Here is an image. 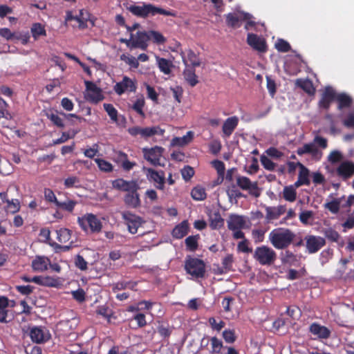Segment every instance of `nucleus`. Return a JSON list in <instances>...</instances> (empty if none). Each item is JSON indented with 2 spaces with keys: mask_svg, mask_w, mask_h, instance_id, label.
I'll list each match as a JSON object with an SVG mask.
<instances>
[{
  "mask_svg": "<svg viewBox=\"0 0 354 354\" xmlns=\"http://www.w3.org/2000/svg\"><path fill=\"white\" fill-rule=\"evenodd\" d=\"M104 110L107 112L108 115L113 121L118 120V111L111 104H104L103 105Z\"/></svg>",
  "mask_w": 354,
  "mask_h": 354,
  "instance_id": "3c124183",
  "label": "nucleus"
},
{
  "mask_svg": "<svg viewBox=\"0 0 354 354\" xmlns=\"http://www.w3.org/2000/svg\"><path fill=\"white\" fill-rule=\"evenodd\" d=\"M183 63L185 64V65L186 66V68L185 69V71L183 72L184 77L191 86H194L198 82V81L197 80V76L195 74V71L192 68H189L187 66V59H186L183 58Z\"/></svg>",
  "mask_w": 354,
  "mask_h": 354,
  "instance_id": "b1692460",
  "label": "nucleus"
},
{
  "mask_svg": "<svg viewBox=\"0 0 354 354\" xmlns=\"http://www.w3.org/2000/svg\"><path fill=\"white\" fill-rule=\"evenodd\" d=\"M31 32L35 40L37 39L39 36H45L46 34L44 27L39 23H36L32 25Z\"/></svg>",
  "mask_w": 354,
  "mask_h": 354,
  "instance_id": "c9c22d12",
  "label": "nucleus"
},
{
  "mask_svg": "<svg viewBox=\"0 0 354 354\" xmlns=\"http://www.w3.org/2000/svg\"><path fill=\"white\" fill-rule=\"evenodd\" d=\"M335 97V91L330 86L326 87L319 101V106L324 109H328Z\"/></svg>",
  "mask_w": 354,
  "mask_h": 354,
  "instance_id": "412c9836",
  "label": "nucleus"
},
{
  "mask_svg": "<svg viewBox=\"0 0 354 354\" xmlns=\"http://www.w3.org/2000/svg\"><path fill=\"white\" fill-rule=\"evenodd\" d=\"M75 266L81 270H86L87 269V262L84 257L80 254L75 257Z\"/></svg>",
  "mask_w": 354,
  "mask_h": 354,
  "instance_id": "13d9d810",
  "label": "nucleus"
},
{
  "mask_svg": "<svg viewBox=\"0 0 354 354\" xmlns=\"http://www.w3.org/2000/svg\"><path fill=\"white\" fill-rule=\"evenodd\" d=\"M210 227L212 229H218L224 224V219L221 217L219 212H214L209 216Z\"/></svg>",
  "mask_w": 354,
  "mask_h": 354,
  "instance_id": "c756f323",
  "label": "nucleus"
},
{
  "mask_svg": "<svg viewBox=\"0 0 354 354\" xmlns=\"http://www.w3.org/2000/svg\"><path fill=\"white\" fill-rule=\"evenodd\" d=\"M212 353H219L223 346L222 342L216 337L211 338Z\"/></svg>",
  "mask_w": 354,
  "mask_h": 354,
  "instance_id": "5fc2aeb1",
  "label": "nucleus"
},
{
  "mask_svg": "<svg viewBox=\"0 0 354 354\" xmlns=\"http://www.w3.org/2000/svg\"><path fill=\"white\" fill-rule=\"evenodd\" d=\"M118 158L122 162V168L126 171L131 170L136 165L135 162L128 160L127 156L124 153L120 152L118 154Z\"/></svg>",
  "mask_w": 354,
  "mask_h": 354,
  "instance_id": "4c0bfd02",
  "label": "nucleus"
},
{
  "mask_svg": "<svg viewBox=\"0 0 354 354\" xmlns=\"http://www.w3.org/2000/svg\"><path fill=\"white\" fill-rule=\"evenodd\" d=\"M120 59L134 68H137L139 66L138 59L133 56H128L123 54L120 56Z\"/></svg>",
  "mask_w": 354,
  "mask_h": 354,
  "instance_id": "de8ad7c7",
  "label": "nucleus"
},
{
  "mask_svg": "<svg viewBox=\"0 0 354 354\" xmlns=\"http://www.w3.org/2000/svg\"><path fill=\"white\" fill-rule=\"evenodd\" d=\"M310 332L319 339H328L330 336V330L326 326L317 323L310 326Z\"/></svg>",
  "mask_w": 354,
  "mask_h": 354,
  "instance_id": "aec40b11",
  "label": "nucleus"
},
{
  "mask_svg": "<svg viewBox=\"0 0 354 354\" xmlns=\"http://www.w3.org/2000/svg\"><path fill=\"white\" fill-rule=\"evenodd\" d=\"M323 232L328 239L333 242H337L340 238L339 233L332 228L325 229Z\"/></svg>",
  "mask_w": 354,
  "mask_h": 354,
  "instance_id": "37998d69",
  "label": "nucleus"
},
{
  "mask_svg": "<svg viewBox=\"0 0 354 354\" xmlns=\"http://www.w3.org/2000/svg\"><path fill=\"white\" fill-rule=\"evenodd\" d=\"M57 239L60 243H66L71 239V231L66 228L56 230Z\"/></svg>",
  "mask_w": 354,
  "mask_h": 354,
  "instance_id": "f704fd0d",
  "label": "nucleus"
},
{
  "mask_svg": "<svg viewBox=\"0 0 354 354\" xmlns=\"http://www.w3.org/2000/svg\"><path fill=\"white\" fill-rule=\"evenodd\" d=\"M122 217L125 221L129 232L136 234L142 224L141 218L129 212H122Z\"/></svg>",
  "mask_w": 354,
  "mask_h": 354,
  "instance_id": "9d476101",
  "label": "nucleus"
},
{
  "mask_svg": "<svg viewBox=\"0 0 354 354\" xmlns=\"http://www.w3.org/2000/svg\"><path fill=\"white\" fill-rule=\"evenodd\" d=\"M124 203L131 207H138L140 204V201L137 191L127 193L124 196Z\"/></svg>",
  "mask_w": 354,
  "mask_h": 354,
  "instance_id": "a878e982",
  "label": "nucleus"
},
{
  "mask_svg": "<svg viewBox=\"0 0 354 354\" xmlns=\"http://www.w3.org/2000/svg\"><path fill=\"white\" fill-rule=\"evenodd\" d=\"M181 174L183 179L187 181L194 176V169L190 166H185L184 168L181 169Z\"/></svg>",
  "mask_w": 354,
  "mask_h": 354,
  "instance_id": "052dcab7",
  "label": "nucleus"
},
{
  "mask_svg": "<svg viewBox=\"0 0 354 354\" xmlns=\"http://www.w3.org/2000/svg\"><path fill=\"white\" fill-rule=\"evenodd\" d=\"M113 89L118 95H120L126 91L135 92L136 86L131 79L124 76L121 82L114 86Z\"/></svg>",
  "mask_w": 354,
  "mask_h": 354,
  "instance_id": "ddd939ff",
  "label": "nucleus"
},
{
  "mask_svg": "<svg viewBox=\"0 0 354 354\" xmlns=\"http://www.w3.org/2000/svg\"><path fill=\"white\" fill-rule=\"evenodd\" d=\"M248 44L254 49L259 52L266 50V45L264 39L258 37L257 35L249 33L247 38Z\"/></svg>",
  "mask_w": 354,
  "mask_h": 354,
  "instance_id": "6ab92c4d",
  "label": "nucleus"
},
{
  "mask_svg": "<svg viewBox=\"0 0 354 354\" xmlns=\"http://www.w3.org/2000/svg\"><path fill=\"white\" fill-rule=\"evenodd\" d=\"M198 236H189L185 239L187 248L191 251H194L198 248Z\"/></svg>",
  "mask_w": 354,
  "mask_h": 354,
  "instance_id": "a18cd8bd",
  "label": "nucleus"
},
{
  "mask_svg": "<svg viewBox=\"0 0 354 354\" xmlns=\"http://www.w3.org/2000/svg\"><path fill=\"white\" fill-rule=\"evenodd\" d=\"M129 132L132 136L140 135L144 138H147L154 135H163L165 130L159 127H134L129 129Z\"/></svg>",
  "mask_w": 354,
  "mask_h": 354,
  "instance_id": "0eeeda50",
  "label": "nucleus"
},
{
  "mask_svg": "<svg viewBox=\"0 0 354 354\" xmlns=\"http://www.w3.org/2000/svg\"><path fill=\"white\" fill-rule=\"evenodd\" d=\"M144 170L147 171L146 175L147 178L150 180L156 183L158 185L156 187L158 189H162L163 188V185L165 183V174L163 171L158 172L155 171L151 168H144Z\"/></svg>",
  "mask_w": 354,
  "mask_h": 354,
  "instance_id": "a211bd4d",
  "label": "nucleus"
},
{
  "mask_svg": "<svg viewBox=\"0 0 354 354\" xmlns=\"http://www.w3.org/2000/svg\"><path fill=\"white\" fill-rule=\"evenodd\" d=\"M261 162L262 165L266 168V169L269 171H273L275 168V163H274L270 159H269L266 156H262L261 157Z\"/></svg>",
  "mask_w": 354,
  "mask_h": 354,
  "instance_id": "4d7b16f0",
  "label": "nucleus"
},
{
  "mask_svg": "<svg viewBox=\"0 0 354 354\" xmlns=\"http://www.w3.org/2000/svg\"><path fill=\"white\" fill-rule=\"evenodd\" d=\"M342 158V154L339 151H333L328 157V160L331 163H335L340 161Z\"/></svg>",
  "mask_w": 354,
  "mask_h": 354,
  "instance_id": "338daca9",
  "label": "nucleus"
},
{
  "mask_svg": "<svg viewBox=\"0 0 354 354\" xmlns=\"http://www.w3.org/2000/svg\"><path fill=\"white\" fill-rule=\"evenodd\" d=\"M6 203L7 211L10 212L12 214L18 212L20 209V204L18 199H6Z\"/></svg>",
  "mask_w": 354,
  "mask_h": 354,
  "instance_id": "79ce46f5",
  "label": "nucleus"
},
{
  "mask_svg": "<svg viewBox=\"0 0 354 354\" xmlns=\"http://www.w3.org/2000/svg\"><path fill=\"white\" fill-rule=\"evenodd\" d=\"M8 308V299L6 297H0V322L6 323Z\"/></svg>",
  "mask_w": 354,
  "mask_h": 354,
  "instance_id": "c85d7f7f",
  "label": "nucleus"
},
{
  "mask_svg": "<svg viewBox=\"0 0 354 354\" xmlns=\"http://www.w3.org/2000/svg\"><path fill=\"white\" fill-rule=\"evenodd\" d=\"M223 337L227 343H233L236 339L234 332L231 330H225L223 332Z\"/></svg>",
  "mask_w": 354,
  "mask_h": 354,
  "instance_id": "774afa93",
  "label": "nucleus"
},
{
  "mask_svg": "<svg viewBox=\"0 0 354 354\" xmlns=\"http://www.w3.org/2000/svg\"><path fill=\"white\" fill-rule=\"evenodd\" d=\"M298 166L300 168L298 179L303 181V183H304L305 185H308L310 184V180L308 179V169L300 162H298Z\"/></svg>",
  "mask_w": 354,
  "mask_h": 354,
  "instance_id": "58836bf2",
  "label": "nucleus"
},
{
  "mask_svg": "<svg viewBox=\"0 0 354 354\" xmlns=\"http://www.w3.org/2000/svg\"><path fill=\"white\" fill-rule=\"evenodd\" d=\"M227 223L230 230H241L246 227L247 221L243 216L232 214L229 216Z\"/></svg>",
  "mask_w": 354,
  "mask_h": 354,
  "instance_id": "dca6fc26",
  "label": "nucleus"
},
{
  "mask_svg": "<svg viewBox=\"0 0 354 354\" xmlns=\"http://www.w3.org/2000/svg\"><path fill=\"white\" fill-rule=\"evenodd\" d=\"M191 195L196 201H203L206 198L205 190L201 187H194L191 192Z\"/></svg>",
  "mask_w": 354,
  "mask_h": 354,
  "instance_id": "e433bc0d",
  "label": "nucleus"
},
{
  "mask_svg": "<svg viewBox=\"0 0 354 354\" xmlns=\"http://www.w3.org/2000/svg\"><path fill=\"white\" fill-rule=\"evenodd\" d=\"M87 94L86 98L87 100H89L94 103H97L98 102L103 100L104 96L102 94L101 89L99 88L94 83L90 81L84 82Z\"/></svg>",
  "mask_w": 354,
  "mask_h": 354,
  "instance_id": "9b49d317",
  "label": "nucleus"
},
{
  "mask_svg": "<svg viewBox=\"0 0 354 354\" xmlns=\"http://www.w3.org/2000/svg\"><path fill=\"white\" fill-rule=\"evenodd\" d=\"M276 48L283 53L288 52L290 49V44L283 39H279L275 44Z\"/></svg>",
  "mask_w": 354,
  "mask_h": 354,
  "instance_id": "6e6d98bb",
  "label": "nucleus"
},
{
  "mask_svg": "<svg viewBox=\"0 0 354 354\" xmlns=\"http://www.w3.org/2000/svg\"><path fill=\"white\" fill-rule=\"evenodd\" d=\"M187 61L191 63L193 67L199 66L201 63L199 58L192 50H188L187 62Z\"/></svg>",
  "mask_w": 354,
  "mask_h": 354,
  "instance_id": "864d4df0",
  "label": "nucleus"
},
{
  "mask_svg": "<svg viewBox=\"0 0 354 354\" xmlns=\"http://www.w3.org/2000/svg\"><path fill=\"white\" fill-rule=\"evenodd\" d=\"M131 48H140L142 50H145L147 47V41L149 40V32H141L138 31L135 38L133 35L131 34Z\"/></svg>",
  "mask_w": 354,
  "mask_h": 354,
  "instance_id": "4468645a",
  "label": "nucleus"
},
{
  "mask_svg": "<svg viewBox=\"0 0 354 354\" xmlns=\"http://www.w3.org/2000/svg\"><path fill=\"white\" fill-rule=\"evenodd\" d=\"M50 260L45 257H37L32 262V268L35 271L43 272L48 269Z\"/></svg>",
  "mask_w": 354,
  "mask_h": 354,
  "instance_id": "5701e85b",
  "label": "nucleus"
},
{
  "mask_svg": "<svg viewBox=\"0 0 354 354\" xmlns=\"http://www.w3.org/2000/svg\"><path fill=\"white\" fill-rule=\"evenodd\" d=\"M170 89L172 92V95H173V97H174V99L178 103H180L181 98L183 96V88L180 86H176L175 87L171 88Z\"/></svg>",
  "mask_w": 354,
  "mask_h": 354,
  "instance_id": "e2e57ef3",
  "label": "nucleus"
},
{
  "mask_svg": "<svg viewBox=\"0 0 354 354\" xmlns=\"http://www.w3.org/2000/svg\"><path fill=\"white\" fill-rule=\"evenodd\" d=\"M236 180L237 186L241 189L248 191L255 198L260 196L261 190L258 187V182H252L249 178L240 175L236 176Z\"/></svg>",
  "mask_w": 354,
  "mask_h": 354,
  "instance_id": "39448f33",
  "label": "nucleus"
},
{
  "mask_svg": "<svg viewBox=\"0 0 354 354\" xmlns=\"http://www.w3.org/2000/svg\"><path fill=\"white\" fill-rule=\"evenodd\" d=\"M212 166L217 171L218 175L225 174V164L223 162L216 160L212 162Z\"/></svg>",
  "mask_w": 354,
  "mask_h": 354,
  "instance_id": "0e129e2a",
  "label": "nucleus"
},
{
  "mask_svg": "<svg viewBox=\"0 0 354 354\" xmlns=\"http://www.w3.org/2000/svg\"><path fill=\"white\" fill-rule=\"evenodd\" d=\"M48 118L57 127L60 128L64 127V124L62 119L56 113H46Z\"/></svg>",
  "mask_w": 354,
  "mask_h": 354,
  "instance_id": "49530a36",
  "label": "nucleus"
},
{
  "mask_svg": "<svg viewBox=\"0 0 354 354\" xmlns=\"http://www.w3.org/2000/svg\"><path fill=\"white\" fill-rule=\"evenodd\" d=\"M319 151L315 145L313 143L305 144L301 148L298 149L297 153L303 155L304 153H310L315 156L318 153Z\"/></svg>",
  "mask_w": 354,
  "mask_h": 354,
  "instance_id": "473e14b6",
  "label": "nucleus"
},
{
  "mask_svg": "<svg viewBox=\"0 0 354 354\" xmlns=\"http://www.w3.org/2000/svg\"><path fill=\"white\" fill-rule=\"evenodd\" d=\"M313 218L314 213L313 212V211H303L299 214V220L304 225L309 224L310 221L313 220Z\"/></svg>",
  "mask_w": 354,
  "mask_h": 354,
  "instance_id": "c03bdc74",
  "label": "nucleus"
},
{
  "mask_svg": "<svg viewBox=\"0 0 354 354\" xmlns=\"http://www.w3.org/2000/svg\"><path fill=\"white\" fill-rule=\"evenodd\" d=\"M127 9L133 15L142 18L155 16L158 14L165 16L174 15L171 12L156 7L151 3H144L142 6L130 5L127 7Z\"/></svg>",
  "mask_w": 354,
  "mask_h": 354,
  "instance_id": "f03ea898",
  "label": "nucleus"
},
{
  "mask_svg": "<svg viewBox=\"0 0 354 354\" xmlns=\"http://www.w3.org/2000/svg\"><path fill=\"white\" fill-rule=\"evenodd\" d=\"M342 198H335L330 202H328L324 205V207L328 209L333 214H337L339 211Z\"/></svg>",
  "mask_w": 354,
  "mask_h": 354,
  "instance_id": "2f4dec72",
  "label": "nucleus"
},
{
  "mask_svg": "<svg viewBox=\"0 0 354 354\" xmlns=\"http://www.w3.org/2000/svg\"><path fill=\"white\" fill-rule=\"evenodd\" d=\"M138 189L139 186L136 181H126L122 191L129 193L133 191H137Z\"/></svg>",
  "mask_w": 354,
  "mask_h": 354,
  "instance_id": "69168bd1",
  "label": "nucleus"
},
{
  "mask_svg": "<svg viewBox=\"0 0 354 354\" xmlns=\"http://www.w3.org/2000/svg\"><path fill=\"white\" fill-rule=\"evenodd\" d=\"M253 257L261 266H271L276 261L277 254L271 248L261 245L255 249Z\"/></svg>",
  "mask_w": 354,
  "mask_h": 354,
  "instance_id": "7ed1b4c3",
  "label": "nucleus"
},
{
  "mask_svg": "<svg viewBox=\"0 0 354 354\" xmlns=\"http://www.w3.org/2000/svg\"><path fill=\"white\" fill-rule=\"evenodd\" d=\"M158 64L160 70L163 72L165 74H169L171 73V63L169 60L165 58H158Z\"/></svg>",
  "mask_w": 354,
  "mask_h": 354,
  "instance_id": "ea45409f",
  "label": "nucleus"
},
{
  "mask_svg": "<svg viewBox=\"0 0 354 354\" xmlns=\"http://www.w3.org/2000/svg\"><path fill=\"white\" fill-rule=\"evenodd\" d=\"M136 286V282L121 281V282L117 283L114 286L113 290H124V289H126V288L133 289Z\"/></svg>",
  "mask_w": 354,
  "mask_h": 354,
  "instance_id": "09e8293b",
  "label": "nucleus"
},
{
  "mask_svg": "<svg viewBox=\"0 0 354 354\" xmlns=\"http://www.w3.org/2000/svg\"><path fill=\"white\" fill-rule=\"evenodd\" d=\"M164 149L160 147H154L151 149H143L144 157L151 165L164 166L160 162Z\"/></svg>",
  "mask_w": 354,
  "mask_h": 354,
  "instance_id": "6e6552de",
  "label": "nucleus"
},
{
  "mask_svg": "<svg viewBox=\"0 0 354 354\" xmlns=\"http://www.w3.org/2000/svg\"><path fill=\"white\" fill-rule=\"evenodd\" d=\"M145 104V101L142 99H138L132 106V109L136 111L139 115L144 116L145 113L142 111V108Z\"/></svg>",
  "mask_w": 354,
  "mask_h": 354,
  "instance_id": "680f3d73",
  "label": "nucleus"
},
{
  "mask_svg": "<svg viewBox=\"0 0 354 354\" xmlns=\"http://www.w3.org/2000/svg\"><path fill=\"white\" fill-rule=\"evenodd\" d=\"M252 15L250 14L243 12L229 13L226 15V23L228 26L236 28L241 26V21L250 19Z\"/></svg>",
  "mask_w": 354,
  "mask_h": 354,
  "instance_id": "2eb2a0df",
  "label": "nucleus"
},
{
  "mask_svg": "<svg viewBox=\"0 0 354 354\" xmlns=\"http://www.w3.org/2000/svg\"><path fill=\"white\" fill-rule=\"evenodd\" d=\"M335 97L339 102V109H342L344 107H349L352 103L351 97L344 93L339 94Z\"/></svg>",
  "mask_w": 354,
  "mask_h": 354,
  "instance_id": "72a5a7b5",
  "label": "nucleus"
},
{
  "mask_svg": "<svg viewBox=\"0 0 354 354\" xmlns=\"http://www.w3.org/2000/svg\"><path fill=\"white\" fill-rule=\"evenodd\" d=\"M238 124V118L231 117L227 118L223 125V132L225 136H230Z\"/></svg>",
  "mask_w": 354,
  "mask_h": 354,
  "instance_id": "393cba45",
  "label": "nucleus"
},
{
  "mask_svg": "<svg viewBox=\"0 0 354 354\" xmlns=\"http://www.w3.org/2000/svg\"><path fill=\"white\" fill-rule=\"evenodd\" d=\"M95 161L97 164L100 170L106 172L112 171L113 166L110 162L100 158H96Z\"/></svg>",
  "mask_w": 354,
  "mask_h": 354,
  "instance_id": "8fccbe9b",
  "label": "nucleus"
},
{
  "mask_svg": "<svg viewBox=\"0 0 354 354\" xmlns=\"http://www.w3.org/2000/svg\"><path fill=\"white\" fill-rule=\"evenodd\" d=\"M151 39L158 44H163L165 41V39L162 34L153 30L149 31V39Z\"/></svg>",
  "mask_w": 354,
  "mask_h": 354,
  "instance_id": "bf43d9fd",
  "label": "nucleus"
},
{
  "mask_svg": "<svg viewBox=\"0 0 354 354\" xmlns=\"http://www.w3.org/2000/svg\"><path fill=\"white\" fill-rule=\"evenodd\" d=\"M306 247L310 254L318 252L326 244V241L323 237L308 235L305 237Z\"/></svg>",
  "mask_w": 354,
  "mask_h": 354,
  "instance_id": "1a4fd4ad",
  "label": "nucleus"
},
{
  "mask_svg": "<svg viewBox=\"0 0 354 354\" xmlns=\"http://www.w3.org/2000/svg\"><path fill=\"white\" fill-rule=\"evenodd\" d=\"M30 337L33 342L41 344L50 339L49 333L43 327L35 326L30 329Z\"/></svg>",
  "mask_w": 354,
  "mask_h": 354,
  "instance_id": "f8f14e48",
  "label": "nucleus"
},
{
  "mask_svg": "<svg viewBox=\"0 0 354 354\" xmlns=\"http://www.w3.org/2000/svg\"><path fill=\"white\" fill-rule=\"evenodd\" d=\"M283 198L290 202H293L296 199V191L293 186L286 187L283 189Z\"/></svg>",
  "mask_w": 354,
  "mask_h": 354,
  "instance_id": "a19ab883",
  "label": "nucleus"
},
{
  "mask_svg": "<svg viewBox=\"0 0 354 354\" xmlns=\"http://www.w3.org/2000/svg\"><path fill=\"white\" fill-rule=\"evenodd\" d=\"M337 172L343 179L349 178L354 174V163L351 161L342 162L337 167Z\"/></svg>",
  "mask_w": 354,
  "mask_h": 354,
  "instance_id": "f3484780",
  "label": "nucleus"
},
{
  "mask_svg": "<svg viewBox=\"0 0 354 354\" xmlns=\"http://www.w3.org/2000/svg\"><path fill=\"white\" fill-rule=\"evenodd\" d=\"M185 270L193 277H203L205 272V266L202 260L190 258L185 262Z\"/></svg>",
  "mask_w": 354,
  "mask_h": 354,
  "instance_id": "423d86ee",
  "label": "nucleus"
},
{
  "mask_svg": "<svg viewBox=\"0 0 354 354\" xmlns=\"http://www.w3.org/2000/svg\"><path fill=\"white\" fill-rule=\"evenodd\" d=\"M295 84L301 88L306 93L309 95H313L315 89L313 86V82L309 80L297 79Z\"/></svg>",
  "mask_w": 354,
  "mask_h": 354,
  "instance_id": "cd10ccee",
  "label": "nucleus"
},
{
  "mask_svg": "<svg viewBox=\"0 0 354 354\" xmlns=\"http://www.w3.org/2000/svg\"><path fill=\"white\" fill-rule=\"evenodd\" d=\"M56 205L57 206L63 209L67 210L68 212H72L75 207V202L71 200H66L64 202L57 201Z\"/></svg>",
  "mask_w": 354,
  "mask_h": 354,
  "instance_id": "603ef678",
  "label": "nucleus"
},
{
  "mask_svg": "<svg viewBox=\"0 0 354 354\" xmlns=\"http://www.w3.org/2000/svg\"><path fill=\"white\" fill-rule=\"evenodd\" d=\"M188 232V224L187 221H183L176 225L172 231V235L176 239H182Z\"/></svg>",
  "mask_w": 354,
  "mask_h": 354,
  "instance_id": "bb28decb",
  "label": "nucleus"
},
{
  "mask_svg": "<svg viewBox=\"0 0 354 354\" xmlns=\"http://www.w3.org/2000/svg\"><path fill=\"white\" fill-rule=\"evenodd\" d=\"M194 133L192 131H188L186 135L183 137L174 138L172 140L173 145L183 146L188 144L193 138Z\"/></svg>",
  "mask_w": 354,
  "mask_h": 354,
  "instance_id": "7c9ffc66",
  "label": "nucleus"
},
{
  "mask_svg": "<svg viewBox=\"0 0 354 354\" xmlns=\"http://www.w3.org/2000/svg\"><path fill=\"white\" fill-rule=\"evenodd\" d=\"M77 222L84 231L90 229L92 232H99L102 227V222L93 214H87L82 217H79Z\"/></svg>",
  "mask_w": 354,
  "mask_h": 354,
  "instance_id": "20e7f679",
  "label": "nucleus"
},
{
  "mask_svg": "<svg viewBox=\"0 0 354 354\" xmlns=\"http://www.w3.org/2000/svg\"><path fill=\"white\" fill-rule=\"evenodd\" d=\"M295 238V234L287 228H277L271 231L268 239L271 244L278 250L288 248Z\"/></svg>",
  "mask_w": 354,
  "mask_h": 354,
  "instance_id": "f257e3e1",
  "label": "nucleus"
},
{
  "mask_svg": "<svg viewBox=\"0 0 354 354\" xmlns=\"http://www.w3.org/2000/svg\"><path fill=\"white\" fill-rule=\"evenodd\" d=\"M266 218L268 222H270L272 220L279 218L281 215L283 214L286 212V207L283 205L277 207H267L266 208Z\"/></svg>",
  "mask_w": 354,
  "mask_h": 354,
  "instance_id": "4be33fe9",
  "label": "nucleus"
}]
</instances>
